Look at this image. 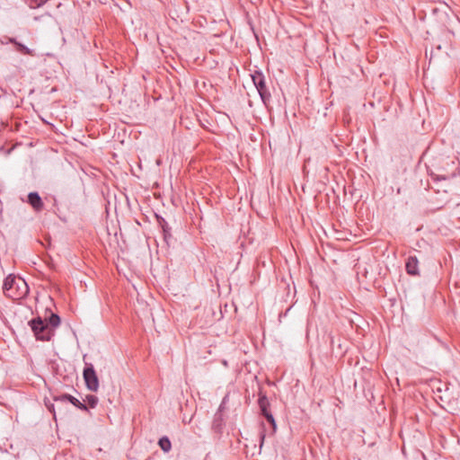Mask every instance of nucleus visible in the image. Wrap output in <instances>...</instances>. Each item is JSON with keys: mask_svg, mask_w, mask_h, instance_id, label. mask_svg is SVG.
<instances>
[{"mask_svg": "<svg viewBox=\"0 0 460 460\" xmlns=\"http://www.w3.org/2000/svg\"><path fill=\"white\" fill-rule=\"evenodd\" d=\"M405 268L409 275L419 276V260L415 256H409Z\"/></svg>", "mask_w": 460, "mask_h": 460, "instance_id": "7", "label": "nucleus"}, {"mask_svg": "<svg viewBox=\"0 0 460 460\" xmlns=\"http://www.w3.org/2000/svg\"><path fill=\"white\" fill-rule=\"evenodd\" d=\"M158 445L165 453L171 451L172 444L169 438L164 437L159 438Z\"/></svg>", "mask_w": 460, "mask_h": 460, "instance_id": "10", "label": "nucleus"}, {"mask_svg": "<svg viewBox=\"0 0 460 460\" xmlns=\"http://www.w3.org/2000/svg\"><path fill=\"white\" fill-rule=\"evenodd\" d=\"M259 406H260V409H261V414L262 413H266V412H269V407H270V402H269V399L268 397L263 394L262 393H260V398H259Z\"/></svg>", "mask_w": 460, "mask_h": 460, "instance_id": "9", "label": "nucleus"}, {"mask_svg": "<svg viewBox=\"0 0 460 460\" xmlns=\"http://www.w3.org/2000/svg\"><path fill=\"white\" fill-rule=\"evenodd\" d=\"M47 407L50 412H52L55 415V406L53 403L47 404Z\"/></svg>", "mask_w": 460, "mask_h": 460, "instance_id": "17", "label": "nucleus"}, {"mask_svg": "<svg viewBox=\"0 0 460 460\" xmlns=\"http://www.w3.org/2000/svg\"><path fill=\"white\" fill-rule=\"evenodd\" d=\"M47 407L50 412H52L55 415V406L53 403L47 404Z\"/></svg>", "mask_w": 460, "mask_h": 460, "instance_id": "16", "label": "nucleus"}, {"mask_svg": "<svg viewBox=\"0 0 460 460\" xmlns=\"http://www.w3.org/2000/svg\"><path fill=\"white\" fill-rule=\"evenodd\" d=\"M264 438H265V435H264V432H263V430H262V431L260 433L261 446L263 444Z\"/></svg>", "mask_w": 460, "mask_h": 460, "instance_id": "19", "label": "nucleus"}, {"mask_svg": "<svg viewBox=\"0 0 460 460\" xmlns=\"http://www.w3.org/2000/svg\"><path fill=\"white\" fill-rule=\"evenodd\" d=\"M27 202L31 205L34 211H40L43 209V202L39 192H29Z\"/></svg>", "mask_w": 460, "mask_h": 460, "instance_id": "6", "label": "nucleus"}, {"mask_svg": "<svg viewBox=\"0 0 460 460\" xmlns=\"http://www.w3.org/2000/svg\"><path fill=\"white\" fill-rule=\"evenodd\" d=\"M261 415H263V417L266 418L267 421H269V423L271 426V429H273V433H275L276 421H275L274 416L270 411L266 412V413H262Z\"/></svg>", "mask_w": 460, "mask_h": 460, "instance_id": "14", "label": "nucleus"}, {"mask_svg": "<svg viewBox=\"0 0 460 460\" xmlns=\"http://www.w3.org/2000/svg\"><path fill=\"white\" fill-rule=\"evenodd\" d=\"M2 289L8 298L20 300L27 296L29 288L23 279L9 275L5 278Z\"/></svg>", "mask_w": 460, "mask_h": 460, "instance_id": "1", "label": "nucleus"}, {"mask_svg": "<svg viewBox=\"0 0 460 460\" xmlns=\"http://www.w3.org/2000/svg\"><path fill=\"white\" fill-rule=\"evenodd\" d=\"M15 49L18 52H20L22 55H31L33 56V50L29 49L27 46H25L22 43H16Z\"/></svg>", "mask_w": 460, "mask_h": 460, "instance_id": "12", "label": "nucleus"}, {"mask_svg": "<svg viewBox=\"0 0 460 460\" xmlns=\"http://www.w3.org/2000/svg\"><path fill=\"white\" fill-rule=\"evenodd\" d=\"M83 377L84 384L89 391L97 392L99 388V381L94 367L91 363H84L83 370Z\"/></svg>", "mask_w": 460, "mask_h": 460, "instance_id": "4", "label": "nucleus"}, {"mask_svg": "<svg viewBox=\"0 0 460 460\" xmlns=\"http://www.w3.org/2000/svg\"><path fill=\"white\" fill-rule=\"evenodd\" d=\"M436 181H438V180H447L446 177L442 176V177H438V176H436L435 178Z\"/></svg>", "mask_w": 460, "mask_h": 460, "instance_id": "20", "label": "nucleus"}, {"mask_svg": "<svg viewBox=\"0 0 460 460\" xmlns=\"http://www.w3.org/2000/svg\"><path fill=\"white\" fill-rule=\"evenodd\" d=\"M48 1L49 0H26L28 6L32 9L40 7Z\"/></svg>", "mask_w": 460, "mask_h": 460, "instance_id": "13", "label": "nucleus"}, {"mask_svg": "<svg viewBox=\"0 0 460 460\" xmlns=\"http://www.w3.org/2000/svg\"><path fill=\"white\" fill-rule=\"evenodd\" d=\"M86 402H88V405L91 409H94L98 403V398L96 395H87Z\"/></svg>", "mask_w": 460, "mask_h": 460, "instance_id": "15", "label": "nucleus"}, {"mask_svg": "<svg viewBox=\"0 0 460 460\" xmlns=\"http://www.w3.org/2000/svg\"><path fill=\"white\" fill-rule=\"evenodd\" d=\"M160 226H162L164 233V240L168 243L172 239L171 227L168 226V224L165 222L164 218L159 220Z\"/></svg>", "mask_w": 460, "mask_h": 460, "instance_id": "8", "label": "nucleus"}, {"mask_svg": "<svg viewBox=\"0 0 460 460\" xmlns=\"http://www.w3.org/2000/svg\"><path fill=\"white\" fill-rule=\"evenodd\" d=\"M54 401L57 403H66L70 402L73 405L76 406L77 408L81 409L82 411H88V407L85 403L80 402L75 397L69 395V394H62L61 396H55Z\"/></svg>", "mask_w": 460, "mask_h": 460, "instance_id": "5", "label": "nucleus"}, {"mask_svg": "<svg viewBox=\"0 0 460 460\" xmlns=\"http://www.w3.org/2000/svg\"><path fill=\"white\" fill-rule=\"evenodd\" d=\"M253 84L257 92H259L262 103L267 104L270 100V93L265 84V79L262 72L255 71L252 75Z\"/></svg>", "mask_w": 460, "mask_h": 460, "instance_id": "3", "label": "nucleus"}, {"mask_svg": "<svg viewBox=\"0 0 460 460\" xmlns=\"http://www.w3.org/2000/svg\"><path fill=\"white\" fill-rule=\"evenodd\" d=\"M60 317L57 314H50L49 317L48 318V323H46L47 324H49V327H51L52 329L58 327V325H60Z\"/></svg>", "mask_w": 460, "mask_h": 460, "instance_id": "11", "label": "nucleus"}, {"mask_svg": "<svg viewBox=\"0 0 460 460\" xmlns=\"http://www.w3.org/2000/svg\"><path fill=\"white\" fill-rule=\"evenodd\" d=\"M28 324L31 327L36 340L49 341L54 336V330L40 316L30 320Z\"/></svg>", "mask_w": 460, "mask_h": 460, "instance_id": "2", "label": "nucleus"}, {"mask_svg": "<svg viewBox=\"0 0 460 460\" xmlns=\"http://www.w3.org/2000/svg\"><path fill=\"white\" fill-rule=\"evenodd\" d=\"M8 41H9V43L13 44L14 46H16V43H20V42L16 41V40L14 38H9Z\"/></svg>", "mask_w": 460, "mask_h": 460, "instance_id": "18", "label": "nucleus"}]
</instances>
